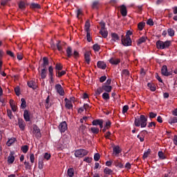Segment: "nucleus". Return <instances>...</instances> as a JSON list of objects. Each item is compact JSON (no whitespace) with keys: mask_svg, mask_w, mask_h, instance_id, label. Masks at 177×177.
Returning a JSON list of instances; mask_svg holds the SVG:
<instances>
[{"mask_svg":"<svg viewBox=\"0 0 177 177\" xmlns=\"http://www.w3.org/2000/svg\"><path fill=\"white\" fill-rule=\"evenodd\" d=\"M134 125H136V127L146 128L147 126V118L145 115H140V118H135Z\"/></svg>","mask_w":177,"mask_h":177,"instance_id":"1","label":"nucleus"},{"mask_svg":"<svg viewBox=\"0 0 177 177\" xmlns=\"http://www.w3.org/2000/svg\"><path fill=\"white\" fill-rule=\"evenodd\" d=\"M171 41L167 40L166 41H162L161 40H158L156 41V48L157 49H167L171 46Z\"/></svg>","mask_w":177,"mask_h":177,"instance_id":"2","label":"nucleus"},{"mask_svg":"<svg viewBox=\"0 0 177 177\" xmlns=\"http://www.w3.org/2000/svg\"><path fill=\"white\" fill-rule=\"evenodd\" d=\"M88 151L86 149H77L75 151V156L78 158H82V157H85V156H88Z\"/></svg>","mask_w":177,"mask_h":177,"instance_id":"3","label":"nucleus"},{"mask_svg":"<svg viewBox=\"0 0 177 177\" xmlns=\"http://www.w3.org/2000/svg\"><path fill=\"white\" fill-rule=\"evenodd\" d=\"M122 44L124 46H132V39L131 37H124V35L122 36Z\"/></svg>","mask_w":177,"mask_h":177,"instance_id":"4","label":"nucleus"},{"mask_svg":"<svg viewBox=\"0 0 177 177\" xmlns=\"http://www.w3.org/2000/svg\"><path fill=\"white\" fill-rule=\"evenodd\" d=\"M58 129L61 133H63L67 131V122L66 121L62 122L58 126Z\"/></svg>","mask_w":177,"mask_h":177,"instance_id":"5","label":"nucleus"},{"mask_svg":"<svg viewBox=\"0 0 177 177\" xmlns=\"http://www.w3.org/2000/svg\"><path fill=\"white\" fill-rule=\"evenodd\" d=\"M161 74L165 77H169V75H172V72H168V68L164 65L161 68Z\"/></svg>","mask_w":177,"mask_h":177,"instance_id":"6","label":"nucleus"},{"mask_svg":"<svg viewBox=\"0 0 177 177\" xmlns=\"http://www.w3.org/2000/svg\"><path fill=\"white\" fill-rule=\"evenodd\" d=\"M55 90L57 91V93H59L60 96H64V89H63L62 84H56Z\"/></svg>","mask_w":177,"mask_h":177,"instance_id":"7","label":"nucleus"},{"mask_svg":"<svg viewBox=\"0 0 177 177\" xmlns=\"http://www.w3.org/2000/svg\"><path fill=\"white\" fill-rule=\"evenodd\" d=\"M111 44H114L116 41H120V36H118V34L114 32L111 34Z\"/></svg>","mask_w":177,"mask_h":177,"instance_id":"8","label":"nucleus"},{"mask_svg":"<svg viewBox=\"0 0 177 177\" xmlns=\"http://www.w3.org/2000/svg\"><path fill=\"white\" fill-rule=\"evenodd\" d=\"M18 125L21 131L26 129V122L23 119L18 118Z\"/></svg>","mask_w":177,"mask_h":177,"instance_id":"9","label":"nucleus"},{"mask_svg":"<svg viewBox=\"0 0 177 177\" xmlns=\"http://www.w3.org/2000/svg\"><path fill=\"white\" fill-rule=\"evenodd\" d=\"M97 66L98 68H101V70H106L107 64H106V63H104L103 61H98L97 63Z\"/></svg>","mask_w":177,"mask_h":177,"instance_id":"10","label":"nucleus"},{"mask_svg":"<svg viewBox=\"0 0 177 177\" xmlns=\"http://www.w3.org/2000/svg\"><path fill=\"white\" fill-rule=\"evenodd\" d=\"M120 13L123 17H125L128 15V11L127 10V6L125 5H122L120 6Z\"/></svg>","mask_w":177,"mask_h":177,"instance_id":"11","label":"nucleus"},{"mask_svg":"<svg viewBox=\"0 0 177 177\" xmlns=\"http://www.w3.org/2000/svg\"><path fill=\"white\" fill-rule=\"evenodd\" d=\"M64 101L66 102L65 107L68 110L73 109V102L67 98H65Z\"/></svg>","mask_w":177,"mask_h":177,"instance_id":"12","label":"nucleus"},{"mask_svg":"<svg viewBox=\"0 0 177 177\" xmlns=\"http://www.w3.org/2000/svg\"><path fill=\"white\" fill-rule=\"evenodd\" d=\"M109 62L111 64H113L115 66H117V64H120V63H121V59H114L113 57H111L109 60Z\"/></svg>","mask_w":177,"mask_h":177,"instance_id":"13","label":"nucleus"},{"mask_svg":"<svg viewBox=\"0 0 177 177\" xmlns=\"http://www.w3.org/2000/svg\"><path fill=\"white\" fill-rule=\"evenodd\" d=\"M113 149V156H118L122 151L121 148H120V146L118 145L114 146Z\"/></svg>","mask_w":177,"mask_h":177,"instance_id":"14","label":"nucleus"},{"mask_svg":"<svg viewBox=\"0 0 177 177\" xmlns=\"http://www.w3.org/2000/svg\"><path fill=\"white\" fill-rule=\"evenodd\" d=\"M24 118L26 122H28V121H30V111L28 110H25L24 113Z\"/></svg>","mask_w":177,"mask_h":177,"instance_id":"15","label":"nucleus"},{"mask_svg":"<svg viewBox=\"0 0 177 177\" xmlns=\"http://www.w3.org/2000/svg\"><path fill=\"white\" fill-rule=\"evenodd\" d=\"M102 88H104L105 93H110V92H111V90L113 89V86H109L107 84H103Z\"/></svg>","mask_w":177,"mask_h":177,"instance_id":"16","label":"nucleus"},{"mask_svg":"<svg viewBox=\"0 0 177 177\" xmlns=\"http://www.w3.org/2000/svg\"><path fill=\"white\" fill-rule=\"evenodd\" d=\"M100 34H101L103 38H107L109 35V32L107 31V29L105 28L104 29H100Z\"/></svg>","mask_w":177,"mask_h":177,"instance_id":"17","label":"nucleus"},{"mask_svg":"<svg viewBox=\"0 0 177 177\" xmlns=\"http://www.w3.org/2000/svg\"><path fill=\"white\" fill-rule=\"evenodd\" d=\"M10 106L14 113L17 111V106L15 104V100H10Z\"/></svg>","mask_w":177,"mask_h":177,"instance_id":"18","label":"nucleus"},{"mask_svg":"<svg viewBox=\"0 0 177 177\" xmlns=\"http://www.w3.org/2000/svg\"><path fill=\"white\" fill-rule=\"evenodd\" d=\"M84 59L87 64H89L91 63V53L86 52L84 54Z\"/></svg>","mask_w":177,"mask_h":177,"instance_id":"19","label":"nucleus"},{"mask_svg":"<svg viewBox=\"0 0 177 177\" xmlns=\"http://www.w3.org/2000/svg\"><path fill=\"white\" fill-rule=\"evenodd\" d=\"M27 84L29 88H32V89H37V85L35 82H34V80H30L28 82Z\"/></svg>","mask_w":177,"mask_h":177,"instance_id":"20","label":"nucleus"},{"mask_svg":"<svg viewBox=\"0 0 177 177\" xmlns=\"http://www.w3.org/2000/svg\"><path fill=\"white\" fill-rule=\"evenodd\" d=\"M99 6H100V1L98 0L94 1L91 5L92 9H99Z\"/></svg>","mask_w":177,"mask_h":177,"instance_id":"21","label":"nucleus"},{"mask_svg":"<svg viewBox=\"0 0 177 177\" xmlns=\"http://www.w3.org/2000/svg\"><path fill=\"white\" fill-rule=\"evenodd\" d=\"M43 68H46V66H49V59H48V57H44L43 58V64H42Z\"/></svg>","mask_w":177,"mask_h":177,"instance_id":"22","label":"nucleus"},{"mask_svg":"<svg viewBox=\"0 0 177 177\" xmlns=\"http://www.w3.org/2000/svg\"><path fill=\"white\" fill-rule=\"evenodd\" d=\"M147 86L149 87V89L150 91H151V92H156V91L157 90V86H156V84L153 83H148Z\"/></svg>","mask_w":177,"mask_h":177,"instance_id":"23","label":"nucleus"},{"mask_svg":"<svg viewBox=\"0 0 177 177\" xmlns=\"http://www.w3.org/2000/svg\"><path fill=\"white\" fill-rule=\"evenodd\" d=\"M66 55H67V57L68 58L73 56V48L71 46H68L66 48Z\"/></svg>","mask_w":177,"mask_h":177,"instance_id":"24","label":"nucleus"},{"mask_svg":"<svg viewBox=\"0 0 177 177\" xmlns=\"http://www.w3.org/2000/svg\"><path fill=\"white\" fill-rule=\"evenodd\" d=\"M8 164H13L15 162V156L12 152L10 153V156L8 157Z\"/></svg>","mask_w":177,"mask_h":177,"instance_id":"25","label":"nucleus"},{"mask_svg":"<svg viewBox=\"0 0 177 177\" xmlns=\"http://www.w3.org/2000/svg\"><path fill=\"white\" fill-rule=\"evenodd\" d=\"M147 37H146V36H142V37H141L138 39V42H137L138 45H142V44L146 42V40H147Z\"/></svg>","mask_w":177,"mask_h":177,"instance_id":"26","label":"nucleus"},{"mask_svg":"<svg viewBox=\"0 0 177 177\" xmlns=\"http://www.w3.org/2000/svg\"><path fill=\"white\" fill-rule=\"evenodd\" d=\"M63 75H66V71H62L61 72L60 71H56V77L60 78L63 77Z\"/></svg>","mask_w":177,"mask_h":177,"instance_id":"27","label":"nucleus"},{"mask_svg":"<svg viewBox=\"0 0 177 177\" xmlns=\"http://www.w3.org/2000/svg\"><path fill=\"white\" fill-rule=\"evenodd\" d=\"M90 28H91V24L89 23V21H86L84 26V30L86 32H90Z\"/></svg>","mask_w":177,"mask_h":177,"instance_id":"28","label":"nucleus"},{"mask_svg":"<svg viewBox=\"0 0 177 177\" xmlns=\"http://www.w3.org/2000/svg\"><path fill=\"white\" fill-rule=\"evenodd\" d=\"M167 34L169 37L175 36V30L172 28L167 29Z\"/></svg>","mask_w":177,"mask_h":177,"instance_id":"29","label":"nucleus"},{"mask_svg":"<svg viewBox=\"0 0 177 177\" xmlns=\"http://www.w3.org/2000/svg\"><path fill=\"white\" fill-rule=\"evenodd\" d=\"M41 78L45 80L46 78V68H44L41 71Z\"/></svg>","mask_w":177,"mask_h":177,"instance_id":"30","label":"nucleus"},{"mask_svg":"<svg viewBox=\"0 0 177 177\" xmlns=\"http://www.w3.org/2000/svg\"><path fill=\"white\" fill-rule=\"evenodd\" d=\"M169 124L172 125V124H177V117H172L168 120Z\"/></svg>","mask_w":177,"mask_h":177,"instance_id":"31","label":"nucleus"},{"mask_svg":"<svg viewBox=\"0 0 177 177\" xmlns=\"http://www.w3.org/2000/svg\"><path fill=\"white\" fill-rule=\"evenodd\" d=\"M102 121H103V120H102V119L94 120H93L92 124H93V125H95V126L100 125L102 124Z\"/></svg>","mask_w":177,"mask_h":177,"instance_id":"32","label":"nucleus"},{"mask_svg":"<svg viewBox=\"0 0 177 177\" xmlns=\"http://www.w3.org/2000/svg\"><path fill=\"white\" fill-rule=\"evenodd\" d=\"M68 176L73 177L74 176V169L73 168H69L67 170Z\"/></svg>","mask_w":177,"mask_h":177,"instance_id":"33","label":"nucleus"},{"mask_svg":"<svg viewBox=\"0 0 177 177\" xmlns=\"http://www.w3.org/2000/svg\"><path fill=\"white\" fill-rule=\"evenodd\" d=\"M145 26H146V23L141 21L138 25V28L140 30V31H142L143 28H145Z\"/></svg>","mask_w":177,"mask_h":177,"instance_id":"34","label":"nucleus"},{"mask_svg":"<svg viewBox=\"0 0 177 177\" xmlns=\"http://www.w3.org/2000/svg\"><path fill=\"white\" fill-rule=\"evenodd\" d=\"M21 108L23 109H26V107H27V102H26V99L21 98Z\"/></svg>","mask_w":177,"mask_h":177,"instance_id":"35","label":"nucleus"},{"mask_svg":"<svg viewBox=\"0 0 177 177\" xmlns=\"http://www.w3.org/2000/svg\"><path fill=\"white\" fill-rule=\"evenodd\" d=\"M31 9H41V6L38 3H32L30 4Z\"/></svg>","mask_w":177,"mask_h":177,"instance_id":"36","label":"nucleus"},{"mask_svg":"<svg viewBox=\"0 0 177 177\" xmlns=\"http://www.w3.org/2000/svg\"><path fill=\"white\" fill-rule=\"evenodd\" d=\"M16 142V138H11V139H9L8 141H7V146L8 147H10L11 145H13V143Z\"/></svg>","mask_w":177,"mask_h":177,"instance_id":"37","label":"nucleus"},{"mask_svg":"<svg viewBox=\"0 0 177 177\" xmlns=\"http://www.w3.org/2000/svg\"><path fill=\"white\" fill-rule=\"evenodd\" d=\"M158 157L159 158H160V160H165L166 157H165V154L164 153V152H162V151H158Z\"/></svg>","mask_w":177,"mask_h":177,"instance_id":"38","label":"nucleus"},{"mask_svg":"<svg viewBox=\"0 0 177 177\" xmlns=\"http://www.w3.org/2000/svg\"><path fill=\"white\" fill-rule=\"evenodd\" d=\"M104 173L106 174V175H111V174H113V170H111V169L108 168V167H106L104 169Z\"/></svg>","mask_w":177,"mask_h":177,"instance_id":"39","label":"nucleus"},{"mask_svg":"<svg viewBox=\"0 0 177 177\" xmlns=\"http://www.w3.org/2000/svg\"><path fill=\"white\" fill-rule=\"evenodd\" d=\"M102 99H104V100H110V94H109V93H104L102 94Z\"/></svg>","mask_w":177,"mask_h":177,"instance_id":"40","label":"nucleus"},{"mask_svg":"<svg viewBox=\"0 0 177 177\" xmlns=\"http://www.w3.org/2000/svg\"><path fill=\"white\" fill-rule=\"evenodd\" d=\"M151 150H150V149H149L147 150V151L145 152L142 156L143 160H146V158H147V157H149V155L150 154Z\"/></svg>","mask_w":177,"mask_h":177,"instance_id":"41","label":"nucleus"},{"mask_svg":"<svg viewBox=\"0 0 177 177\" xmlns=\"http://www.w3.org/2000/svg\"><path fill=\"white\" fill-rule=\"evenodd\" d=\"M93 49L95 52H99L100 50V46L99 44H95L93 46Z\"/></svg>","mask_w":177,"mask_h":177,"instance_id":"42","label":"nucleus"},{"mask_svg":"<svg viewBox=\"0 0 177 177\" xmlns=\"http://www.w3.org/2000/svg\"><path fill=\"white\" fill-rule=\"evenodd\" d=\"M28 145H24L21 147V150L23 151V153H26L27 151H28Z\"/></svg>","mask_w":177,"mask_h":177,"instance_id":"43","label":"nucleus"},{"mask_svg":"<svg viewBox=\"0 0 177 177\" xmlns=\"http://www.w3.org/2000/svg\"><path fill=\"white\" fill-rule=\"evenodd\" d=\"M91 131L92 133H94L95 135H97V133H99V129L97 127H91Z\"/></svg>","mask_w":177,"mask_h":177,"instance_id":"44","label":"nucleus"},{"mask_svg":"<svg viewBox=\"0 0 177 177\" xmlns=\"http://www.w3.org/2000/svg\"><path fill=\"white\" fill-rule=\"evenodd\" d=\"M48 75L49 77H53V67L52 66L48 68Z\"/></svg>","mask_w":177,"mask_h":177,"instance_id":"45","label":"nucleus"},{"mask_svg":"<svg viewBox=\"0 0 177 177\" xmlns=\"http://www.w3.org/2000/svg\"><path fill=\"white\" fill-rule=\"evenodd\" d=\"M103 91H104L103 86L99 87L98 88H97L96 95H100L101 93H102Z\"/></svg>","mask_w":177,"mask_h":177,"instance_id":"46","label":"nucleus"},{"mask_svg":"<svg viewBox=\"0 0 177 177\" xmlns=\"http://www.w3.org/2000/svg\"><path fill=\"white\" fill-rule=\"evenodd\" d=\"M55 70L56 71H61V70H63V66L60 64H56Z\"/></svg>","mask_w":177,"mask_h":177,"instance_id":"47","label":"nucleus"},{"mask_svg":"<svg viewBox=\"0 0 177 177\" xmlns=\"http://www.w3.org/2000/svg\"><path fill=\"white\" fill-rule=\"evenodd\" d=\"M122 75H124L125 77H129V71L127 69H124L122 71Z\"/></svg>","mask_w":177,"mask_h":177,"instance_id":"48","label":"nucleus"},{"mask_svg":"<svg viewBox=\"0 0 177 177\" xmlns=\"http://www.w3.org/2000/svg\"><path fill=\"white\" fill-rule=\"evenodd\" d=\"M7 114H8V117H9L10 120H12V118H13V114L10 109L7 110Z\"/></svg>","mask_w":177,"mask_h":177,"instance_id":"49","label":"nucleus"},{"mask_svg":"<svg viewBox=\"0 0 177 177\" xmlns=\"http://www.w3.org/2000/svg\"><path fill=\"white\" fill-rule=\"evenodd\" d=\"M129 110V106L128 105H124L122 108V113L125 114Z\"/></svg>","mask_w":177,"mask_h":177,"instance_id":"50","label":"nucleus"},{"mask_svg":"<svg viewBox=\"0 0 177 177\" xmlns=\"http://www.w3.org/2000/svg\"><path fill=\"white\" fill-rule=\"evenodd\" d=\"M86 38H87L88 42L92 41V37L91 36V32H86Z\"/></svg>","mask_w":177,"mask_h":177,"instance_id":"51","label":"nucleus"},{"mask_svg":"<svg viewBox=\"0 0 177 177\" xmlns=\"http://www.w3.org/2000/svg\"><path fill=\"white\" fill-rule=\"evenodd\" d=\"M57 49L59 50V52H62V50H63V47L62 46V45L60 44V41H59L57 44Z\"/></svg>","mask_w":177,"mask_h":177,"instance_id":"52","label":"nucleus"},{"mask_svg":"<svg viewBox=\"0 0 177 177\" xmlns=\"http://www.w3.org/2000/svg\"><path fill=\"white\" fill-rule=\"evenodd\" d=\"M15 92L17 96H20V87H19V86L15 87Z\"/></svg>","mask_w":177,"mask_h":177,"instance_id":"53","label":"nucleus"},{"mask_svg":"<svg viewBox=\"0 0 177 177\" xmlns=\"http://www.w3.org/2000/svg\"><path fill=\"white\" fill-rule=\"evenodd\" d=\"M94 160L95 161H99V160H100V153H95Z\"/></svg>","mask_w":177,"mask_h":177,"instance_id":"54","label":"nucleus"},{"mask_svg":"<svg viewBox=\"0 0 177 177\" xmlns=\"http://www.w3.org/2000/svg\"><path fill=\"white\" fill-rule=\"evenodd\" d=\"M19 9H24V8H26V3L24 1H21L19 3Z\"/></svg>","mask_w":177,"mask_h":177,"instance_id":"55","label":"nucleus"},{"mask_svg":"<svg viewBox=\"0 0 177 177\" xmlns=\"http://www.w3.org/2000/svg\"><path fill=\"white\" fill-rule=\"evenodd\" d=\"M149 132L146 130H143L140 133V135L141 136L142 138H145V135H147Z\"/></svg>","mask_w":177,"mask_h":177,"instance_id":"56","label":"nucleus"},{"mask_svg":"<svg viewBox=\"0 0 177 177\" xmlns=\"http://www.w3.org/2000/svg\"><path fill=\"white\" fill-rule=\"evenodd\" d=\"M30 162L32 164H34V161L35 160V156H34V153H31L30 156Z\"/></svg>","mask_w":177,"mask_h":177,"instance_id":"57","label":"nucleus"},{"mask_svg":"<svg viewBox=\"0 0 177 177\" xmlns=\"http://www.w3.org/2000/svg\"><path fill=\"white\" fill-rule=\"evenodd\" d=\"M147 24L148 26H154V21H153V19H149L147 20Z\"/></svg>","mask_w":177,"mask_h":177,"instance_id":"58","label":"nucleus"},{"mask_svg":"<svg viewBox=\"0 0 177 177\" xmlns=\"http://www.w3.org/2000/svg\"><path fill=\"white\" fill-rule=\"evenodd\" d=\"M50 153H46L44 156V158H45V160H50Z\"/></svg>","mask_w":177,"mask_h":177,"instance_id":"59","label":"nucleus"},{"mask_svg":"<svg viewBox=\"0 0 177 177\" xmlns=\"http://www.w3.org/2000/svg\"><path fill=\"white\" fill-rule=\"evenodd\" d=\"M84 161H85L86 162H88V164L92 162V158H89V157H86L84 159Z\"/></svg>","mask_w":177,"mask_h":177,"instance_id":"60","label":"nucleus"},{"mask_svg":"<svg viewBox=\"0 0 177 177\" xmlns=\"http://www.w3.org/2000/svg\"><path fill=\"white\" fill-rule=\"evenodd\" d=\"M106 80H107V77H106V75L102 76L100 78V82L103 83L104 81H106Z\"/></svg>","mask_w":177,"mask_h":177,"instance_id":"61","label":"nucleus"},{"mask_svg":"<svg viewBox=\"0 0 177 177\" xmlns=\"http://www.w3.org/2000/svg\"><path fill=\"white\" fill-rule=\"evenodd\" d=\"M156 117H157V113L153 112L149 113V118H156Z\"/></svg>","mask_w":177,"mask_h":177,"instance_id":"62","label":"nucleus"},{"mask_svg":"<svg viewBox=\"0 0 177 177\" xmlns=\"http://www.w3.org/2000/svg\"><path fill=\"white\" fill-rule=\"evenodd\" d=\"M33 131L35 132V133H38L41 132V130L36 126L33 128Z\"/></svg>","mask_w":177,"mask_h":177,"instance_id":"63","label":"nucleus"},{"mask_svg":"<svg viewBox=\"0 0 177 177\" xmlns=\"http://www.w3.org/2000/svg\"><path fill=\"white\" fill-rule=\"evenodd\" d=\"M174 145L177 146V135H175L173 139Z\"/></svg>","mask_w":177,"mask_h":177,"instance_id":"64","label":"nucleus"}]
</instances>
